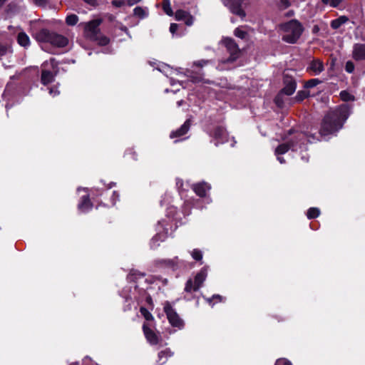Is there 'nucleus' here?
Returning a JSON list of instances; mask_svg holds the SVG:
<instances>
[{
  "label": "nucleus",
  "instance_id": "1",
  "mask_svg": "<svg viewBox=\"0 0 365 365\" xmlns=\"http://www.w3.org/2000/svg\"><path fill=\"white\" fill-rule=\"evenodd\" d=\"M350 113L351 108L346 104H343L329 112L323 120L320 129L321 135L326 136L341 129Z\"/></svg>",
  "mask_w": 365,
  "mask_h": 365
},
{
  "label": "nucleus",
  "instance_id": "2",
  "mask_svg": "<svg viewBox=\"0 0 365 365\" xmlns=\"http://www.w3.org/2000/svg\"><path fill=\"white\" fill-rule=\"evenodd\" d=\"M102 20L100 19H94L91 21L83 23L84 34L86 38L97 41L99 45H107L110 40L108 37L103 36L100 34L99 26Z\"/></svg>",
  "mask_w": 365,
  "mask_h": 365
},
{
  "label": "nucleus",
  "instance_id": "3",
  "mask_svg": "<svg viewBox=\"0 0 365 365\" xmlns=\"http://www.w3.org/2000/svg\"><path fill=\"white\" fill-rule=\"evenodd\" d=\"M280 27L283 31L282 40L288 43H296L303 31L302 25L295 19L281 24Z\"/></svg>",
  "mask_w": 365,
  "mask_h": 365
},
{
  "label": "nucleus",
  "instance_id": "4",
  "mask_svg": "<svg viewBox=\"0 0 365 365\" xmlns=\"http://www.w3.org/2000/svg\"><path fill=\"white\" fill-rule=\"evenodd\" d=\"M312 139H314V137H312ZM307 140V141L312 143L314 140H311L304 133L299 132L297 133L294 136V138H292L289 143V144L283 143L279 145L276 149H275V155H279L282 154H284L287 153L289 149L292 148L293 150H295L297 144L299 141H303L301 144H304V140ZM301 144L299 145V147H301Z\"/></svg>",
  "mask_w": 365,
  "mask_h": 365
},
{
  "label": "nucleus",
  "instance_id": "5",
  "mask_svg": "<svg viewBox=\"0 0 365 365\" xmlns=\"http://www.w3.org/2000/svg\"><path fill=\"white\" fill-rule=\"evenodd\" d=\"M39 41L48 42L57 47H64L68 44V39L62 35L49 33L47 30H41L37 36Z\"/></svg>",
  "mask_w": 365,
  "mask_h": 365
},
{
  "label": "nucleus",
  "instance_id": "6",
  "mask_svg": "<svg viewBox=\"0 0 365 365\" xmlns=\"http://www.w3.org/2000/svg\"><path fill=\"white\" fill-rule=\"evenodd\" d=\"M41 73V83L47 85L54 80L55 76L58 73L57 63L54 58H51L48 61H46L43 64Z\"/></svg>",
  "mask_w": 365,
  "mask_h": 365
},
{
  "label": "nucleus",
  "instance_id": "7",
  "mask_svg": "<svg viewBox=\"0 0 365 365\" xmlns=\"http://www.w3.org/2000/svg\"><path fill=\"white\" fill-rule=\"evenodd\" d=\"M222 43L225 45L227 51L230 53V57L222 61L221 64H231L238 58L240 51L236 43L232 38H225L222 40Z\"/></svg>",
  "mask_w": 365,
  "mask_h": 365
},
{
  "label": "nucleus",
  "instance_id": "8",
  "mask_svg": "<svg viewBox=\"0 0 365 365\" xmlns=\"http://www.w3.org/2000/svg\"><path fill=\"white\" fill-rule=\"evenodd\" d=\"M207 275V269L206 267H203L195 277L194 284L191 279L187 281L185 291L187 292L197 291L206 279Z\"/></svg>",
  "mask_w": 365,
  "mask_h": 365
},
{
  "label": "nucleus",
  "instance_id": "9",
  "mask_svg": "<svg viewBox=\"0 0 365 365\" xmlns=\"http://www.w3.org/2000/svg\"><path fill=\"white\" fill-rule=\"evenodd\" d=\"M164 312L167 315V318L169 321V323L175 327L178 328L179 329H182L184 326L183 321L180 318L178 313L173 308L170 302H166L164 304L163 307Z\"/></svg>",
  "mask_w": 365,
  "mask_h": 365
},
{
  "label": "nucleus",
  "instance_id": "10",
  "mask_svg": "<svg viewBox=\"0 0 365 365\" xmlns=\"http://www.w3.org/2000/svg\"><path fill=\"white\" fill-rule=\"evenodd\" d=\"M143 329L147 341L151 345H156L159 343L160 339V336L150 329L148 324L145 323L143 324Z\"/></svg>",
  "mask_w": 365,
  "mask_h": 365
},
{
  "label": "nucleus",
  "instance_id": "11",
  "mask_svg": "<svg viewBox=\"0 0 365 365\" xmlns=\"http://www.w3.org/2000/svg\"><path fill=\"white\" fill-rule=\"evenodd\" d=\"M284 87L282 90V93H284L287 96L292 95L297 88L296 82L294 79L290 77L285 76L284 78Z\"/></svg>",
  "mask_w": 365,
  "mask_h": 365
},
{
  "label": "nucleus",
  "instance_id": "12",
  "mask_svg": "<svg viewBox=\"0 0 365 365\" xmlns=\"http://www.w3.org/2000/svg\"><path fill=\"white\" fill-rule=\"evenodd\" d=\"M212 137L216 140L215 145L218 143H224L227 141V133L226 130L222 126H217L215 128Z\"/></svg>",
  "mask_w": 365,
  "mask_h": 365
},
{
  "label": "nucleus",
  "instance_id": "13",
  "mask_svg": "<svg viewBox=\"0 0 365 365\" xmlns=\"http://www.w3.org/2000/svg\"><path fill=\"white\" fill-rule=\"evenodd\" d=\"M352 56L356 61L365 60V44H354L353 46Z\"/></svg>",
  "mask_w": 365,
  "mask_h": 365
},
{
  "label": "nucleus",
  "instance_id": "14",
  "mask_svg": "<svg viewBox=\"0 0 365 365\" xmlns=\"http://www.w3.org/2000/svg\"><path fill=\"white\" fill-rule=\"evenodd\" d=\"M180 261L178 257L172 259H158L155 261L157 266L160 267H168L175 269L178 267Z\"/></svg>",
  "mask_w": 365,
  "mask_h": 365
},
{
  "label": "nucleus",
  "instance_id": "15",
  "mask_svg": "<svg viewBox=\"0 0 365 365\" xmlns=\"http://www.w3.org/2000/svg\"><path fill=\"white\" fill-rule=\"evenodd\" d=\"M159 226H160L163 229L165 233L162 234L160 232H158L155 237H153V239L151 240V242H150V247L152 248L157 247L159 245L158 242L164 241L165 239L166 238L167 235H168V232H169L168 228L164 227L163 225H161V222H159Z\"/></svg>",
  "mask_w": 365,
  "mask_h": 365
},
{
  "label": "nucleus",
  "instance_id": "16",
  "mask_svg": "<svg viewBox=\"0 0 365 365\" xmlns=\"http://www.w3.org/2000/svg\"><path fill=\"white\" fill-rule=\"evenodd\" d=\"M308 70L314 75H319L324 71L323 63L319 59H314L310 63Z\"/></svg>",
  "mask_w": 365,
  "mask_h": 365
},
{
  "label": "nucleus",
  "instance_id": "17",
  "mask_svg": "<svg viewBox=\"0 0 365 365\" xmlns=\"http://www.w3.org/2000/svg\"><path fill=\"white\" fill-rule=\"evenodd\" d=\"M192 189L194 192L200 197L205 196L207 191L210 190V186L203 182L193 185Z\"/></svg>",
  "mask_w": 365,
  "mask_h": 365
},
{
  "label": "nucleus",
  "instance_id": "18",
  "mask_svg": "<svg viewBox=\"0 0 365 365\" xmlns=\"http://www.w3.org/2000/svg\"><path fill=\"white\" fill-rule=\"evenodd\" d=\"M78 210L81 212H87L92 208V203L88 195L83 196L78 205Z\"/></svg>",
  "mask_w": 365,
  "mask_h": 365
},
{
  "label": "nucleus",
  "instance_id": "19",
  "mask_svg": "<svg viewBox=\"0 0 365 365\" xmlns=\"http://www.w3.org/2000/svg\"><path fill=\"white\" fill-rule=\"evenodd\" d=\"M190 123L189 120H187L184 124L176 131H173L170 133V137L171 138L181 137L185 135L189 130Z\"/></svg>",
  "mask_w": 365,
  "mask_h": 365
},
{
  "label": "nucleus",
  "instance_id": "20",
  "mask_svg": "<svg viewBox=\"0 0 365 365\" xmlns=\"http://www.w3.org/2000/svg\"><path fill=\"white\" fill-rule=\"evenodd\" d=\"M173 355L170 349H166L158 353L157 363L159 365L165 364L168 359Z\"/></svg>",
  "mask_w": 365,
  "mask_h": 365
},
{
  "label": "nucleus",
  "instance_id": "21",
  "mask_svg": "<svg viewBox=\"0 0 365 365\" xmlns=\"http://www.w3.org/2000/svg\"><path fill=\"white\" fill-rule=\"evenodd\" d=\"M18 43L23 47H28L30 45V39L24 32H20L17 36Z\"/></svg>",
  "mask_w": 365,
  "mask_h": 365
},
{
  "label": "nucleus",
  "instance_id": "22",
  "mask_svg": "<svg viewBox=\"0 0 365 365\" xmlns=\"http://www.w3.org/2000/svg\"><path fill=\"white\" fill-rule=\"evenodd\" d=\"M349 19L345 16H341L339 17L338 19H336L333 20L331 22V26L334 29H339L341 25L344 24L346 22H347Z\"/></svg>",
  "mask_w": 365,
  "mask_h": 365
},
{
  "label": "nucleus",
  "instance_id": "23",
  "mask_svg": "<svg viewBox=\"0 0 365 365\" xmlns=\"http://www.w3.org/2000/svg\"><path fill=\"white\" fill-rule=\"evenodd\" d=\"M320 214V210L317 207H311L308 210L307 216L309 219L317 217Z\"/></svg>",
  "mask_w": 365,
  "mask_h": 365
},
{
  "label": "nucleus",
  "instance_id": "24",
  "mask_svg": "<svg viewBox=\"0 0 365 365\" xmlns=\"http://www.w3.org/2000/svg\"><path fill=\"white\" fill-rule=\"evenodd\" d=\"M163 9L167 15L170 16L173 15V11L171 9L170 0H163Z\"/></svg>",
  "mask_w": 365,
  "mask_h": 365
},
{
  "label": "nucleus",
  "instance_id": "25",
  "mask_svg": "<svg viewBox=\"0 0 365 365\" xmlns=\"http://www.w3.org/2000/svg\"><path fill=\"white\" fill-rule=\"evenodd\" d=\"M78 18L76 14L68 15L66 19V22L69 26H74L77 24Z\"/></svg>",
  "mask_w": 365,
  "mask_h": 365
},
{
  "label": "nucleus",
  "instance_id": "26",
  "mask_svg": "<svg viewBox=\"0 0 365 365\" xmlns=\"http://www.w3.org/2000/svg\"><path fill=\"white\" fill-rule=\"evenodd\" d=\"M340 97L344 101H354V96L346 91H341Z\"/></svg>",
  "mask_w": 365,
  "mask_h": 365
},
{
  "label": "nucleus",
  "instance_id": "27",
  "mask_svg": "<svg viewBox=\"0 0 365 365\" xmlns=\"http://www.w3.org/2000/svg\"><path fill=\"white\" fill-rule=\"evenodd\" d=\"M134 15L140 18H144L147 16V11L141 7H135L133 10Z\"/></svg>",
  "mask_w": 365,
  "mask_h": 365
},
{
  "label": "nucleus",
  "instance_id": "28",
  "mask_svg": "<svg viewBox=\"0 0 365 365\" xmlns=\"http://www.w3.org/2000/svg\"><path fill=\"white\" fill-rule=\"evenodd\" d=\"M190 254L192 257L196 261H201L202 259V252L200 250L195 249Z\"/></svg>",
  "mask_w": 365,
  "mask_h": 365
},
{
  "label": "nucleus",
  "instance_id": "29",
  "mask_svg": "<svg viewBox=\"0 0 365 365\" xmlns=\"http://www.w3.org/2000/svg\"><path fill=\"white\" fill-rule=\"evenodd\" d=\"M187 14L186 11L182 10H178L175 12V19L178 21L183 20L185 19V17H187Z\"/></svg>",
  "mask_w": 365,
  "mask_h": 365
},
{
  "label": "nucleus",
  "instance_id": "30",
  "mask_svg": "<svg viewBox=\"0 0 365 365\" xmlns=\"http://www.w3.org/2000/svg\"><path fill=\"white\" fill-rule=\"evenodd\" d=\"M140 311L141 314L145 317V319L147 321L153 319V315L149 312V311L147 309H145L144 307H141Z\"/></svg>",
  "mask_w": 365,
  "mask_h": 365
},
{
  "label": "nucleus",
  "instance_id": "31",
  "mask_svg": "<svg viewBox=\"0 0 365 365\" xmlns=\"http://www.w3.org/2000/svg\"><path fill=\"white\" fill-rule=\"evenodd\" d=\"M342 0H322V2L324 4L330 5L331 6L336 7L337 6Z\"/></svg>",
  "mask_w": 365,
  "mask_h": 365
},
{
  "label": "nucleus",
  "instance_id": "32",
  "mask_svg": "<svg viewBox=\"0 0 365 365\" xmlns=\"http://www.w3.org/2000/svg\"><path fill=\"white\" fill-rule=\"evenodd\" d=\"M320 83V81L317 78H313L309 81H308L306 83V87L307 88H313L315 87L317 85H318Z\"/></svg>",
  "mask_w": 365,
  "mask_h": 365
},
{
  "label": "nucleus",
  "instance_id": "33",
  "mask_svg": "<svg viewBox=\"0 0 365 365\" xmlns=\"http://www.w3.org/2000/svg\"><path fill=\"white\" fill-rule=\"evenodd\" d=\"M345 70L351 73L354 71V65L351 61H347L345 66Z\"/></svg>",
  "mask_w": 365,
  "mask_h": 365
},
{
  "label": "nucleus",
  "instance_id": "34",
  "mask_svg": "<svg viewBox=\"0 0 365 365\" xmlns=\"http://www.w3.org/2000/svg\"><path fill=\"white\" fill-rule=\"evenodd\" d=\"M235 35L240 38H244L246 36V33L240 29H236L235 30Z\"/></svg>",
  "mask_w": 365,
  "mask_h": 365
},
{
  "label": "nucleus",
  "instance_id": "35",
  "mask_svg": "<svg viewBox=\"0 0 365 365\" xmlns=\"http://www.w3.org/2000/svg\"><path fill=\"white\" fill-rule=\"evenodd\" d=\"M83 365H96L94 363H93V361H91V359L88 357H86L83 360V363H82ZM70 365H79L78 363H73V364H71Z\"/></svg>",
  "mask_w": 365,
  "mask_h": 365
},
{
  "label": "nucleus",
  "instance_id": "36",
  "mask_svg": "<svg viewBox=\"0 0 365 365\" xmlns=\"http://www.w3.org/2000/svg\"><path fill=\"white\" fill-rule=\"evenodd\" d=\"M275 365H292V364L289 361H288L285 359H280L276 361Z\"/></svg>",
  "mask_w": 365,
  "mask_h": 365
},
{
  "label": "nucleus",
  "instance_id": "37",
  "mask_svg": "<svg viewBox=\"0 0 365 365\" xmlns=\"http://www.w3.org/2000/svg\"><path fill=\"white\" fill-rule=\"evenodd\" d=\"M9 50V46L0 43V56L5 55Z\"/></svg>",
  "mask_w": 365,
  "mask_h": 365
},
{
  "label": "nucleus",
  "instance_id": "38",
  "mask_svg": "<svg viewBox=\"0 0 365 365\" xmlns=\"http://www.w3.org/2000/svg\"><path fill=\"white\" fill-rule=\"evenodd\" d=\"M279 4L282 9H286L290 6L289 0H279Z\"/></svg>",
  "mask_w": 365,
  "mask_h": 365
},
{
  "label": "nucleus",
  "instance_id": "39",
  "mask_svg": "<svg viewBox=\"0 0 365 365\" xmlns=\"http://www.w3.org/2000/svg\"><path fill=\"white\" fill-rule=\"evenodd\" d=\"M152 282H155L157 284H162L163 285H166L168 280L166 279L155 277Z\"/></svg>",
  "mask_w": 365,
  "mask_h": 365
},
{
  "label": "nucleus",
  "instance_id": "40",
  "mask_svg": "<svg viewBox=\"0 0 365 365\" xmlns=\"http://www.w3.org/2000/svg\"><path fill=\"white\" fill-rule=\"evenodd\" d=\"M184 21L187 26H191L193 24V18L189 14H187V17H185Z\"/></svg>",
  "mask_w": 365,
  "mask_h": 365
},
{
  "label": "nucleus",
  "instance_id": "41",
  "mask_svg": "<svg viewBox=\"0 0 365 365\" xmlns=\"http://www.w3.org/2000/svg\"><path fill=\"white\" fill-rule=\"evenodd\" d=\"M49 93L52 96H56L57 95L59 94V91L57 88H51L49 89Z\"/></svg>",
  "mask_w": 365,
  "mask_h": 365
},
{
  "label": "nucleus",
  "instance_id": "42",
  "mask_svg": "<svg viewBox=\"0 0 365 365\" xmlns=\"http://www.w3.org/2000/svg\"><path fill=\"white\" fill-rule=\"evenodd\" d=\"M178 27V24H171L170 26V31L173 34H174L175 33V31H177Z\"/></svg>",
  "mask_w": 365,
  "mask_h": 365
},
{
  "label": "nucleus",
  "instance_id": "43",
  "mask_svg": "<svg viewBox=\"0 0 365 365\" xmlns=\"http://www.w3.org/2000/svg\"><path fill=\"white\" fill-rule=\"evenodd\" d=\"M83 1L91 6H96L97 5V0H83Z\"/></svg>",
  "mask_w": 365,
  "mask_h": 365
},
{
  "label": "nucleus",
  "instance_id": "44",
  "mask_svg": "<svg viewBox=\"0 0 365 365\" xmlns=\"http://www.w3.org/2000/svg\"><path fill=\"white\" fill-rule=\"evenodd\" d=\"M160 71L164 72L166 75L168 74V71H170V68L165 65L163 66V68H158Z\"/></svg>",
  "mask_w": 365,
  "mask_h": 365
},
{
  "label": "nucleus",
  "instance_id": "45",
  "mask_svg": "<svg viewBox=\"0 0 365 365\" xmlns=\"http://www.w3.org/2000/svg\"><path fill=\"white\" fill-rule=\"evenodd\" d=\"M126 4L129 6H133L138 2H140L141 0H125Z\"/></svg>",
  "mask_w": 365,
  "mask_h": 365
},
{
  "label": "nucleus",
  "instance_id": "46",
  "mask_svg": "<svg viewBox=\"0 0 365 365\" xmlns=\"http://www.w3.org/2000/svg\"><path fill=\"white\" fill-rule=\"evenodd\" d=\"M212 299H218L221 300L222 297L220 295H219V294L213 295L212 298H207V302L209 304H211V302H212Z\"/></svg>",
  "mask_w": 365,
  "mask_h": 365
},
{
  "label": "nucleus",
  "instance_id": "47",
  "mask_svg": "<svg viewBox=\"0 0 365 365\" xmlns=\"http://www.w3.org/2000/svg\"><path fill=\"white\" fill-rule=\"evenodd\" d=\"M113 4L115 6H118V7L121 6L123 4V3L122 1H113Z\"/></svg>",
  "mask_w": 365,
  "mask_h": 365
},
{
  "label": "nucleus",
  "instance_id": "48",
  "mask_svg": "<svg viewBox=\"0 0 365 365\" xmlns=\"http://www.w3.org/2000/svg\"><path fill=\"white\" fill-rule=\"evenodd\" d=\"M206 63H207V61H198L196 63V64L199 66H202Z\"/></svg>",
  "mask_w": 365,
  "mask_h": 365
},
{
  "label": "nucleus",
  "instance_id": "49",
  "mask_svg": "<svg viewBox=\"0 0 365 365\" xmlns=\"http://www.w3.org/2000/svg\"><path fill=\"white\" fill-rule=\"evenodd\" d=\"M34 1L38 5H41L45 2V0H34Z\"/></svg>",
  "mask_w": 365,
  "mask_h": 365
},
{
  "label": "nucleus",
  "instance_id": "50",
  "mask_svg": "<svg viewBox=\"0 0 365 365\" xmlns=\"http://www.w3.org/2000/svg\"><path fill=\"white\" fill-rule=\"evenodd\" d=\"M277 160H279V162L282 164L285 162L284 159L282 157H279V155H277Z\"/></svg>",
  "mask_w": 365,
  "mask_h": 365
},
{
  "label": "nucleus",
  "instance_id": "51",
  "mask_svg": "<svg viewBox=\"0 0 365 365\" xmlns=\"http://www.w3.org/2000/svg\"><path fill=\"white\" fill-rule=\"evenodd\" d=\"M176 184H177V186L180 187L182 185V182L180 180H178Z\"/></svg>",
  "mask_w": 365,
  "mask_h": 365
},
{
  "label": "nucleus",
  "instance_id": "52",
  "mask_svg": "<svg viewBox=\"0 0 365 365\" xmlns=\"http://www.w3.org/2000/svg\"><path fill=\"white\" fill-rule=\"evenodd\" d=\"M7 0H0V8L4 5V4L6 1Z\"/></svg>",
  "mask_w": 365,
  "mask_h": 365
},
{
  "label": "nucleus",
  "instance_id": "53",
  "mask_svg": "<svg viewBox=\"0 0 365 365\" xmlns=\"http://www.w3.org/2000/svg\"><path fill=\"white\" fill-rule=\"evenodd\" d=\"M121 30H122V31H124L125 32H127V31H128L127 28H126V27H125V26H122V27H121Z\"/></svg>",
  "mask_w": 365,
  "mask_h": 365
},
{
  "label": "nucleus",
  "instance_id": "54",
  "mask_svg": "<svg viewBox=\"0 0 365 365\" xmlns=\"http://www.w3.org/2000/svg\"><path fill=\"white\" fill-rule=\"evenodd\" d=\"M182 101H180L178 102V106H180L182 105Z\"/></svg>",
  "mask_w": 365,
  "mask_h": 365
},
{
  "label": "nucleus",
  "instance_id": "55",
  "mask_svg": "<svg viewBox=\"0 0 365 365\" xmlns=\"http://www.w3.org/2000/svg\"><path fill=\"white\" fill-rule=\"evenodd\" d=\"M113 195L116 196V198H118V195L115 192H113Z\"/></svg>",
  "mask_w": 365,
  "mask_h": 365
},
{
  "label": "nucleus",
  "instance_id": "56",
  "mask_svg": "<svg viewBox=\"0 0 365 365\" xmlns=\"http://www.w3.org/2000/svg\"><path fill=\"white\" fill-rule=\"evenodd\" d=\"M231 68V67L228 66H227V67H222V68H221V69H225V68H227V69H228V68Z\"/></svg>",
  "mask_w": 365,
  "mask_h": 365
},
{
  "label": "nucleus",
  "instance_id": "57",
  "mask_svg": "<svg viewBox=\"0 0 365 365\" xmlns=\"http://www.w3.org/2000/svg\"><path fill=\"white\" fill-rule=\"evenodd\" d=\"M292 14H293V12H292V11H289V12L288 13V16H291V15H292Z\"/></svg>",
  "mask_w": 365,
  "mask_h": 365
},
{
  "label": "nucleus",
  "instance_id": "58",
  "mask_svg": "<svg viewBox=\"0 0 365 365\" xmlns=\"http://www.w3.org/2000/svg\"><path fill=\"white\" fill-rule=\"evenodd\" d=\"M170 83H171V85H173V86L175 84L173 80H171V81H170Z\"/></svg>",
  "mask_w": 365,
  "mask_h": 365
}]
</instances>
